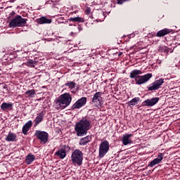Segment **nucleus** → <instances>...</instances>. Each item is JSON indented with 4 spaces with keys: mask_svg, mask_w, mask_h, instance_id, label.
Masks as SVG:
<instances>
[{
    "mask_svg": "<svg viewBox=\"0 0 180 180\" xmlns=\"http://www.w3.org/2000/svg\"><path fill=\"white\" fill-rule=\"evenodd\" d=\"M36 160V156L32 154H29L25 158V162L27 165H30Z\"/></svg>",
    "mask_w": 180,
    "mask_h": 180,
    "instance_id": "nucleus-20",
    "label": "nucleus"
},
{
    "mask_svg": "<svg viewBox=\"0 0 180 180\" xmlns=\"http://www.w3.org/2000/svg\"><path fill=\"white\" fill-rule=\"evenodd\" d=\"M32 126H33V122L32 120H29L27 123H25L22 127V134L26 136L27 134V131L30 130Z\"/></svg>",
    "mask_w": 180,
    "mask_h": 180,
    "instance_id": "nucleus-16",
    "label": "nucleus"
},
{
    "mask_svg": "<svg viewBox=\"0 0 180 180\" xmlns=\"http://www.w3.org/2000/svg\"><path fill=\"white\" fill-rule=\"evenodd\" d=\"M36 94V91L34 89L28 90L25 92V95H27V96L32 98L33 95Z\"/></svg>",
    "mask_w": 180,
    "mask_h": 180,
    "instance_id": "nucleus-27",
    "label": "nucleus"
},
{
    "mask_svg": "<svg viewBox=\"0 0 180 180\" xmlns=\"http://www.w3.org/2000/svg\"><path fill=\"white\" fill-rule=\"evenodd\" d=\"M27 23V19L22 18L20 15H17L9 22V27H25Z\"/></svg>",
    "mask_w": 180,
    "mask_h": 180,
    "instance_id": "nucleus-4",
    "label": "nucleus"
},
{
    "mask_svg": "<svg viewBox=\"0 0 180 180\" xmlns=\"http://www.w3.org/2000/svg\"><path fill=\"white\" fill-rule=\"evenodd\" d=\"M43 117H44V112L42 111L38 115V116L36 117L34 120L35 126H37V124L41 123V122H43Z\"/></svg>",
    "mask_w": 180,
    "mask_h": 180,
    "instance_id": "nucleus-19",
    "label": "nucleus"
},
{
    "mask_svg": "<svg viewBox=\"0 0 180 180\" xmlns=\"http://www.w3.org/2000/svg\"><path fill=\"white\" fill-rule=\"evenodd\" d=\"M34 136L42 144H46L49 141V134L44 131L37 130Z\"/></svg>",
    "mask_w": 180,
    "mask_h": 180,
    "instance_id": "nucleus-7",
    "label": "nucleus"
},
{
    "mask_svg": "<svg viewBox=\"0 0 180 180\" xmlns=\"http://www.w3.org/2000/svg\"><path fill=\"white\" fill-rule=\"evenodd\" d=\"M91 122L89 119L84 117L79 122H77L75 126V130L77 137H84L86 136L88 131L92 127Z\"/></svg>",
    "mask_w": 180,
    "mask_h": 180,
    "instance_id": "nucleus-1",
    "label": "nucleus"
},
{
    "mask_svg": "<svg viewBox=\"0 0 180 180\" xmlns=\"http://www.w3.org/2000/svg\"><path fill=\"white\" fill-rule=\"evenodd\" d=\"M72 101V96L69 93H65L60 95L56 101H55L54 106L56 109H65L68 106L71 105V102Z\"/></svg>",
    "mask_w": 180,
    "mask_h": 180,
    "instance_id": "nucleus-2",
    "label": "nucleus"
},
{
    "mask_svg": "<svg viewBox=\"0 0 180 180\" xmlns=\"http://www.w3.org/2000/svg\"><path fill=\"white\" fill-rule=\"evenodd\" d=\"M133 135L131 134H127L122 136V142L124 146H127L129 144H131V140L130 137Z\"/></svg>",
    "mask_w": 180,
    "mask_h": 180,
    "instance_id": "nucleus-14",
    "label": "nucleus"
},
{
    "mask_svg": "<svg viewBox=\"0 0 180 180\" xmlns=\"http://www.w3.org/2000/svg\"><path fill=\"white\" fill-rule=\"evenodd\" d=\"M16 134L12 132H9L5 138L6 141H16Z\"/></svg>",
    "mask_w": 180,
    "mask_h": 180,
    "instance_id": "nucleus-21",
    "label": "nucleus"
},
{
    "mask_svg": "<svg viewBox=\"0 0 180 180\" xmlns=\"http://www.w3.org/2000/svg\"><path fill=\"white\" fill-rule=\"evenodd\" d=\"M162 160H164V153H159L158 157L153 160H152L148 166L153 167L157 165V164H160V162H161Z\"/></svg>",
    "mask_w": 180,
    "mask_h": 180,
    "instance_id": "nucleus-13",
    "label": "nucleus"
},
{
    "mask_svg": "<svg viewBox=\"0 0 180 180\" xmlns=\"http://www.w3.org/2000/svg\"><path fill=\"white\" fill-rule=\"evenodd\" d=\"M153 74L148 73L145 75H140L138 76V78L136 79V85H143V84H146V82H148L150 81V79L152 78Z\"/></svg>",
    "mask_w": 180,
    "mask_h": 180,
    "instance_id": "nucleus-9",
    "label": "nucleus"
},
{
    "mask_svg": "<svg viewBox=\"0 0 180 180\" xmlns=\"http://www.w3.org/2000/svg\"><path fill=\"white\" fill-rule=\"evenodd\" d=\"M85 13L86 15H89V13H91V8L87 7L86 9L85 10Z\"/></svg>",
    "mask_w": 180,
    "mask_h": 180,
    "instance_id": "nucleus-30",
    "label": "nucleus"
},
{
    "mask_svg": "<svg viewBox=\"0 0 180 180\" xmlns=\"http://www.w3.org/2000/svg\"><path fill=\"white\" fill-rule=\"evenodd\" d=\"M143 74V72H141V70H134L130 72L129 75V78H131V79H137V78H139V77H140V75Z\"/></svg>",
    "mask_w": 180,
    "mask_h": 180,
    "instance_id": "nucleus-17",
    "label": "nucleus"
},
{
    "mask_svg": "<svg viewBox=\"0 0 180 180\" xmlns=\"http://www.w3.org/2000/svg\"><path fill=\"white\" fill-rule=\"evenodd\" d=\"M102 95L103 93L98 91L94 94L92 98V103L96 108H101L102 106Z\"/></svg>",
    "mask_w": 180,
    "mask_h": 180,
    "instance_id": "nucleus-8",
    "label": "nucleus"
},
{
    "mask_svg": "<svg viewBox=\"0 0 180 180\" xmlns=\"http://www.w3.org/2000/svg\"><path fill=\"white\" fill-rule=\"evenodd\" d=\"M164 84V79L160 78L158 80H155L148 87V91H158L161 88V85Z\"/></svg>",
    "mask_w": 180,
    "mask_h": 180,
    "instance_id": "nucleus-10",
    "label": "nucleus"
},
{
    "mask_svg": "<svg viewBox=\"0 0 180 180\" xmlns=\"http://www.w3.org/2000/svg\"><path fill=\"white\" fill-rule=\"evenodd\" d=\"M160 101V98L153 97L150 99H147L142 103V106H148L149 108H153L155 105H157Z\"/></svg>",
    "mask_w": 180,
    "mask_h": 180,
    "instance_id": "nucleus-12",
    "label": "nucleus"
},
{
    "mask_svg": "<svg viewBox=\"0 0 180 180\" xmlns=\"http://www.w3.org/2000/svg\"><path fill=\"white\" fill-rule=\"evenodd\" d=\"M65 86H67L71 91L77 86V83L74 82H68L67 83L65 84Z\"/></svg>",
    "mask_w": 180,
    "mask_h": 180,
    "instance_id": "nucleus-26",
    "label": "nucleus"
},
{
    "mask_svg": "<svg viewBox=\"0 0 180 180\" xmlns=\"http://www.w3.org/2000/svg\"><path fill=\"white\" fill-rule=\"evenodd\" d=\"M139 102H140L139 97H135V98H132L130 101H129L127 103V105H128V106L131 108V106H136V105H137V103H139Z\"/></svg>",
    "mask_w": 180,
    "mask_h": 180,
    "instance_id": "nucleus-23",
    "label": "nucleus"
},
{
    "mask_svg": "<svg viewBox=\"0 0 180 180\" xmlns=\"http://www.w3.org/2000/svg\"><path fill=\"white\" fill-rule=\"evenodd\" d=\"M70 150L71 148H70L68 145H63L60 149L55 153V155L60 158V160H64V158L67 157V153H70Z\"/></svg>",
    "mask_w": 180,
    "mask_h": 180,
    "instance_id": "nucleus-6",
    "label": "nucleus"
},
{
    "mask_svg": "<svg viewBox=\"0 0 180 180\" xmlns=\"http://www.w3.org/2000/svg\"><path fill=\"white\" fill-rule=\"evenodd\" d=\"M98 151L100 158H103L108 154V151H109V141L108 140H104L101 143Z\"/></svg>",
    "mask_w": 180,
    "mask_h": 180,
    "instance_id": "nucleus-5",
    "label": "nucleus"
},
{
    "mask_svg": "<svg viewBox=\"0 0 180 180\" xmlns=\"http://www.w3.org/2000/svg\"><path fill=\"white\" fill-rule=\"evenodd\" d=\"M117 5H123L124 2H129L130 0H116Z\"/></svg>",
    "mask_w": 180,
    "mask_h": 180,
    "instance_id": "nucleus-29",
    "label": "nucleus"
},
{
    "mask_svg": "<svg viewBox=\"0 0 180 180\" xmlns=\"http://www.w3.org/2000/svg\"><path fill=\"white\" fill-rule=\"evenodd\" d=\"M36 22L39 25H44V24L49 25L50 23H51L52 20H51V19H49V18H46L45 16H42V17L37 19Z\"/></svg>",
    "mask_w": 180,
    "mask_h": 180,
    "instance_id": "nucleus-15",
    "label": "nucleus"
},
{
    "mask_svg": "<svg viewBox=\"0 0 180 180\" xmlns=\"http://www.w3.org/2000/svg\"><path fill=\"white\" fill-rule=\"evenodd\" d=\"M172 32V30L165 28L162 30H160L157 32L156 36L157 37H163V36H165Z\"/></svg>",
    "mask_w": 180,
    "mask_h": 180,
    "instance_id": "nucleus-18",
    "label": "nucleus"
},
{
    "mask_svg": "<svg viewBox=\"0 0 180 180\" xmlns=\"http://www.w3.org/2000/svg\"><path fill=\"white\" fill-rule=\"evenodd\" d=\"M78 29H79V30H82V27H78Z\"/></svg>",
    "mask_w": 180,
    "mask_h": 180,
    "instance_id": "nucleus-31",
    "label": "nucleus"
},
{
    "mask_svg": "<svg viewBox=\"0 0 180 180\" xmlns=\"http://www.w3.org/2000/svg\"><path fill=\"white\" fill-rule=\"evenodd\" d=\"M13 104L12 103H3L1 105V110H8V109H12Z\"/></svg>",
    "mask_w": 180,
    "mask_h": 180,
    "instance_id": "nucleus-24",
    "label": "nucleus"
},
{
    "mask_svg": "<svg viewBox=\"0 0 180 180\" xmlns=\"http://www.w3.org/2000/svg\"><path fill=\"white\" fill-rule=\"evenodd\" d=\"M91 141V137L89 136H86L84 138H82L79 140V146H86V144H88V143H89Z\"/></svg>",
    "mask_w": 180,
    "mask_h": 180,
    "instance_id": "nucleus-22",
    "label": "nucleus"
},
{
    "mask_svg": "<svg viewBox=\"0 0 180 180\" xmlns=\"http://www.w3.org/2000/svg\"><path fill=\"white\" fill-rule=\"evenodd\" d=\"M68 22H73L74 23L77 22V23H83L84 22V18L81 17H74V18H70L68 20Z\"/></svg>",
    "mask_w": 180,
    "mask_h": 180,
    "instance_id": "nucleus-25",
    "label": "nucleus"
},
{
    "mask_svg": "<svg viewBox=\"0 0 180 180\" xmlns=\"http://www.w3.org/2000/svg\"><path fill=\"white\" fill-rule=\"evenodd\" d=\"M69 26H72V24H70Z\"/></svg>",
    "mask_w": 180,
    "mask_h": 180,
    "instance_id": "nucleus-32",
    "label": "nucleus"
},
{
    "mask_svg": "<svg viewBox=\"0 0 180 180\" xmlns=\"http://www.w3.org/2000/svg\"><path fill=\"white\" fill-rule=\"evenodd\" d=\"M71 161L73 165L81 167L84 161V153L79 149H76L72 152Z\"/></svg>",
    "mask_w": 180,
    "mask_h": 180,
    "instance_id": "nucleus-3",
    "label": "nucleus"
},
{
    "mask_svg": "<svg viewBox=\"0 0 180 180\" xmlns=\"http://www.w3.org/2000/svg\"><path fill=\"white\" fill-rule=\"evenodd\" d=\"M85 105H86V97H82L72 105L71 109L72 110H75V109H81Z\"/></svg>",
    "mask_w": 180,
    "mask_h": 180,
    "instance_id": "nucleus-11",
    "label": "nucleus"
},
{
    "mask_svg": "<svg viewBox=\"0 0 180 180\" xmlns=\"http://www.w3.org/2000/svg\"><path fill=\"white\" fill-rule=\"evenodd\" d=\"M27 65L28 67H31V68H34V61L33 60H30L27 62Z\"/></svg>",
    "mask_w": 180,
    "mask_h": 180,
    "instance_id": "nucleus-28",
    "label": "nucleus"
}]
</instances>
